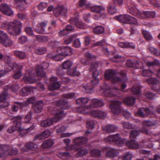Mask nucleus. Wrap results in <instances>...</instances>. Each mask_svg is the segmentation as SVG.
Wrapping results in <instances>:
<instances>
[{
    "label": "nucleus",
    "mask_w": 160,
    "mask_h": 160,
    "mask_svg": "<svg viewBox=\"0 0 160 160\" xmlns=\"http://www.w3.org/2000/svg\"><path fill=\"white\" fill-rule=\"evenodd\" d=\"M56 110L53 111L52 113L54 116L51 119H47L43 120L41 122L40 125L42 127H48L51 125L53 122H57L65 115L66 113L63 109H66L68 108V101L67 100L61 99L57 103Z\"/></svg>",
    "instance_id": "obj_1"
},
{
    "label": "nucleus",
    "mask_w": 160,
    "mask_h": 160,
    "mask_svg": "<svg viewBox=\"0 0 160 160\" xmlns=\"http://www.w3.org/2000/svg\"><path fill=\"white\" fill-rule=\"evenodd\" d=\"M22 118L21 116L19 115L12 118L11 120L13 125L9 127L7 131L9 133H12L15 130H18L20 135L22 137L34 129L35 126L33 124L30 125L29 123H21L20 120Z\"/></svg>",
    "instance_id": "obj_2"
},
{
    "label": "nucleus",
    "mask_w": 160,
    "mask_h": 160,
    "mask_svg": "<svg viewBox=\"0 0 160 160\" xmlns=\"http://www.w3.org/2000/svg\"><path fill=\"white\" fill-rule=\"evenodd\" d=\"M49 64L47 62H44L40 65H37L36 67V71L29 72L28 74L25 75L23 77L24 80L27 83H36L37 79L36 77L38 76L43 77L46 73L43 70L47 69Z\"/></svg>",
    "instance_id": "obj_3"
},
{
    "label": "nucleus",
    "mask_w": 160,
    "mask_h": 160,
    "mask_svg": "<svg viewBox=\"0 0 160 160\" xmlns=\"http://www.w3.org/2000/svg\"><path fill=\"white\" fill-rule=\"evenodd\" d=\"M88 139L83 137H78L73 140V144L68 146V148L74 150V156L76 157H82L85 156L88 152L86 149H82L81 146L82 144L87 143Z\"/></svg>",
    "instance_id": "obj_4"
},
{
    "label": "nucleus",
    "mask_w": 160,
    "mask_h": 160,
    "mask_svg": "<svg viewBox=\"0 0 160 160\" xmlns=\"http://www.w3.org/2000/svg\"><path fill=\"white\" fill-rule=\"evenodd\" d=\"M5 26L7 27L8 32L11 35L15 36L20 33L22 24L19 21L14 20L13 22L6 23Z\"/></svg>",
    "instance_id": "obj_5"
},
{
    "label": "nucleus",
    "mask_w": 160,
    "mask_h": 160,
    "mask_svg": "<svg viewBox=\"0 0 160 160\" xmlns=\"http://www.w3.org/2000/svg\"><path fill=\"white\" fill-rule=\"evenodd\" d=\"M72 65V62L69 60H67L64 62L62 65V68L59 69L56 72L57 75L59 77L62 81V82L66 83L68 81V78L65 77V72L63 70L64 69H69Z\"/></svg>",
    "instance_id": "obj_6"
},
{
    "label": "nucleus",
    "mask_w": 160,
    "mask_h": 160,
    "mask_svg": "<svg viewBox=\"0 0 160 160\" xmlns=\"http://www.w3.org/2000/svg\"><path fill=\"white\" fill-rule=\"evenodd\" d=\"M103 103L102 100L94 98L91 100L90 104L89 106L83 107H78L77 108V110L79 113L85 114L86 113V110L87 109L100 107L103 106Z\"/></svg>",
    "instance_id": "obj_7"
},
{
    "label": "nucleus",
    "mask_w": 160,
    "mask_h": 160,
    "mask_svg": "<svg viewBox=\"0 0 160 160\" xmlns=\"http://www.w3.org/2000/svg\"><path fill=\"white\" fill-rule=\"evenodd\" d=\"M139 133V132L136 130H132L131 131L130 133V138L131 140L128 141L126 142V146L131 148H139V145L136 142L134 139L135 138Z\"/></svg>",
    "instance_id": "obj_8"
},
{
    "label": "nucleus",
    "mask_w": 160,
    "mask_h": 160,
    "mask_svg": "<svg viewBox=\"0 0 160 160\" xmlns=\"http://www.w3.org/2000/svg\"><path fill=\"white\" fill-rule=\"evenodd\" d=\"M99 80L95 78L91 81L90 82L87 84L83 83L81 87L83 92L87 93H92L93 91V88L95 86L99 83Z\"/></svg>",
    "instance_id": "obj_9"
},
{
    "label": "nucleus",
    "mask_w": 160,
    "mask_h": 160,
    "mask_svg": "<svg viewBox=\"0 0 160 160\" xmlns=\"http://www.w3.org/2000/svg\"><path fill=\"white\" fill-rule=\"evenodd\" d=\"M127 10L128 13L138 18H142V13L136 8L134 2H132L131 0H129V1H128L127 3Z\"/></svg>",
    "instance_id": "obj_10"
},
{
    "label": "nucleus",
    "mask_w": 160,
    "mask_h": 160,
    "mask_svg": "<svg viewBox=\"0 0 160 160\" xmlns=\"http://www.w3.org/2000/svg\"><path fill=\"white\" fill-rule=\"evenodd\" d=\"M117 19L120 22L125 23L137 24V20L134 18L128 15H123L116 17Z\"/></svg>",
    "instance_id": "obj_11"
},
{
    "label": "nucleus",
    "mask_w": 160,
    "mask_h": 160,
    "mask_svg": "<svg viewBox=\"0 0 160 160\" xmlns=\"http://www.w3.org/2000/svg\"><path fill=\"white\" fill-rule=\"evenodd\" d=\"M116 72L112 69L107 70L104 74V77L106 80H109L112 79V82H115L121 81V79L118 77H115Z\"/></svg>",
    "instance_id": "obj_12"
},
{
    "label": "nucleus",
    "mask_w": 160,
    "mask_h": 160,
    "mask_svg": "<svg viewBox=\"0 0 160 160\" xmlns=\"http://www.w3.org/2000/svg\"><path fill=\"white\" fill-rule=\"evenodd\" d=\"M122 102L119 101H112L110 104L109 108L114 114L118 115L121 111Z\"/></svg>",
    "instance_id": "obj_13"
},
{
    "label": "nucleus",
    "mask_w": 160,
    "mask_h": 160,
    "mask_svg": "<svg viewBox=\"0 0 160 160\" xmlns=\"http://www.w3.org/2000/svg\"><path fill=\"white\" fill-rule=\"evenodd\" d=\"M0 43L6 47H9L13 43L12 41L8 37L6 33L0 31Z\"/></svg>",
    "instance_id": "obj_14"
},
{
    "label": "nucleus",
    "mask_w": 160,
    "mask_h": 160,
    "mask_svg": "<svg viewBox=\"0 0 160 160\" xmlns=\"http://www.w3.org/2000/svg\"><path fill=\"white\" fill-rule=\"evenodd\" d=\"M107 142H112L118 145L123 143L122 139L120 137V134L118 133L111 135L105 138Z\"/></svg>",
    "instance_id": "obj_15"
},
{
    "label": "nucleus",
    "mask_w": 160,
    "mask_h": 160,
    "mask_svg": "<svg viewBox=\"0 0 160 160\" xmlns=\"http://www.w3.org/2000/svg\"><path fill=\"white\" fill-rule=\"evenodd\" d=\"M57 50L58 53L63 56L64 58L71 55L72 52V49L68 46L59 47L57 48Z\"/></svg>",
    "instance_id": "obj_16"
},
{
    "label": "nucleus",
    "mask_w": 160,
    "mask_h": 160,
    "mask_svg": "<svg viewBox=\"0 0 160 160\" xmlns=\"http://www.w3.org/2000/svg\"><path fill=\"white\" fill-rule=\"evenodd\" d=\"M57 77H52L50 78V82H52L48 86V88L50 90H54L58 89L60 87V84L57 81Z\"/></svg>",
    "instance_id": "obj_17"
},
{
    "label": "nucleus",
    "mask_w": 160,
    "mask_h": 160,
    "mask_svg": "<svg viewBox=\"0 0 160 160\" xmlns=\"http://www.w3.org/2000/svg\"><path fill=\"white\" fill-rule=\"evenodd\" d=\"M101 88L103 90V94L106 97H114L115 94L112 92V90L106 83H104L103 86L101 87Z\"/></svg>",
    "instance_id": "obj_18"
},
{
    "label": "nucleus",
    "mask_w": 160,
    "mask_h": 160,
    "mask_svg": "<svg viewBox=\"0 0 160 160\" xmlns=\"http://www.w3.org/2000/svg\"><path fill=\"white\" fill-rule=\"evenodd\" d=\"M38 148L37 144L32 142H30L26 143L24 146L21 149V151L24 152L30 150L35 151Z\"/></svg>",
    "instance_id": "obj_19"
},
{
    "label": "nucleus",
    "mask_w": 160,
    "mask_h": 160,
    "mask_svg": "<svg viewBox=\"0 0 160 160\" xmlns=\"http://www.w3.org/2000/svg\"><path fill=\"white\" fill-rule=\"evenodd\" d=\"M0 11L4 14L11 16L13 14V12L10 7L6 3L2 4L0 6Z\"/></svg>",
    "instance_id": "obj_20"
},
{
    "label": "nucleus",
    "mask_w": 160,
    "mask_h": 160,
    "mask_svg": "<svg viewBox=\"0 0 160 160\" xmlns=\"http://www.w3.org/2000/svg\"><path fill=\"white\" fill-rule=\"evenodd\" d=\"M147 81L148 83L153 85L154 90L158 92L160 91V84L158 83V81L156 78H150L147 79Z\"/></svg>",
    "instance_id": "obj_21"
},
{
    "label": "nucleus",
    "mask_w": 160,
    "mask_h": 160,
    "mask_svg": "<svg viewBox=\"0 0 160 160\" xmlns=\"http://www.w3.org/2000/svg\"><path fill=\"white\" fill-rule=\"evenodd\" d=\"M22 68V66L21 65L15 64L14 66L12 69L14 71V74L13 77L15 79H18L22 75L21 69Z\"/></svg>",
    "instance_id": "obj_22"
},
{
    "label": "nucleus",
    "mask_w": 160,
    "mask_h": 160,
    "mask_svg": "<svg viewBox=\"0 0 160 160\" xmlns=\"http://www.w3.org/2000/svg\"><path fill=\"white\" fill-rule=\"evenodd\" d=\"M14 3L17 5V8L21 11L24 10L28 6L25 0H15Z\"/></svg>",
    "instance_id": "obj_23"
},
{
    "label": "nucleus",
    "mask_w": 160,
    "mask_h": 160,
    "mask_svg": "<svg viewBox=\"0 0 160 160\" xmlns=\"http://www.w3.org/2000/svg\"><path fill=\"white\" fill-rule=\"evenodd\" d=\"M138 113L140 116L143 118L152 114V112L148 108H142L138 109Z\"/></svg>",
    "instance_id": "obj_24"
},
{
    "label": "nucleus",
    "mask_w": 160,
    "mask_h": 160,
    "mask_svg": "<svg viewBox=\"0 0 160 160\" xmlns=\"http://www.w3.org/2000/svg\"><path fill=\"white\" fill-rule=\"evenodd\" d=\"M3 60L7 63L5 68L8 69V71H11L14 66V65L17 64L11 62L10 57L9 56H4Z\"/></svg>",
    "instance_id": "obj_25"
},
{
    "label": "nucleus",
    "mask_w": 160,
    "mask_h": 160,
    "mask_svg": "<svg viewBox=\"0 0 160 160\" xmlns=\"http://www.w3.org/2000/svg\"><path fill=\"white\" fill-rule=\"evenodd\" d=\"M91 116L95 118H101L103 119L105 117V113L99 110L92 111L91 113Z\"/></svg>",
    "instance_id": "obj_26"
},
{
    "label": "nucleus",
    "mask_w": 160,
    "mask_h": 160,
    "mask_svg": "<svg viewBox=\"0 0 160 160\" xmlns=\"http://www.w3.org/2000/svg\"><path fill=\"white\" fill-rule=\"evenodd\" d=\"M43 106V103L42 100L37 102L33 105V108L36 113H39L42 111Z\"/></svg>",
    "instance_id": "obj_27"
},
{
    "label": "nucleus",
    "mask_w": 160,
    "mask_h": 160,
    "mask_svg": "<svg viewBox=\"0 0 160 160\" xmlns=\"http://www.w3.org/2000/svg\"><path fill=\"white\" fill-rule=\"evenodd\" d=\"M118 154V152L116 149L110 148L106 153V156L108 158H113L117 156Z\"/></svg>",
    "instance_id": "obj_28"
},
{
    "label": "nucleus",
    "mask_w": 160,
    "mask_h": 160,
    "mask_svg": "<svg viewBox=\"0 0 160 160\" xmlns=\"http://www.w3.org/2000/svg\"><path fill=\"white\" fill-rule=\"evenodd\" d=\"M136 98L132 96L127 97L125 98L123 100V102L126 105L132 106L133 105L135 102Z\"/></svg>",
    "instance_id": "obj_29"
},
{
    "label": "nucleus",
    "mask_w": 160,
    "mask_h": 160,
    "mask_svg": "<svg viewBox=\"0 0 160 160\" xmlns=\"http://www.w3.org/2000/svg\"><path fill=\"white\" fill-rule=\"evenodd\" d=\"M126 66L128 67L136 69L139 66L138 62L134 60L128 59L126 63Z\"/></svg>",
    "instance_id": "obj_30"
},
{
    "label": "nucleus",
    "mask_w": 160,
    "mask_h": 160,
    "mask_svg": "<svg viewBox=\"0 0 160 160\" xmlns=\"http://www.w3.org/2000/svg\"><path fill=\"white\" fill-rule=\"evenodd\" d=\"M19 89V86L18 84H16L13 85H8L4 87V89L8 91H12L15 92Z\"/></svg>",
    "instance_id": "obj_31"
},
{
    "label": "nucleus",
    "mask_w": 160,
    "mask_h": 160,
    "mask_svg": "<svg viewBox=\"0 0 160 160\" xmlns=\"http://www.w3.org/2000/svg\"><path fill=\"white\" fill-rule=\"evenodd\" d=\"M89 101V99L87 97H81L76 99V102L77 104L82 106L86 105ZM85 106L82 107H83Z\"/></svg>",
    "instance_id": "obj_32"
},
{
    "label": "nucleus",
    "mask_w": 160,
    "mask_h": 160,
    "mask_svg": "<svg viewBox=\"0 0 160 160\" xmlns=\"http://www.w3.org/2000/svg\"><path fill=\"white\" fill-rule=\"evenodd\" d=\"M56 14L57 16L61 15L65 16L67 12V9L64 6L58 7L56 10Z\"/></svg>",
    "instance_id": "obj_33"
},
{
    "label": "nucleus",
    "mask_w": 160,
    "mask_h": 160,
    "mask_svg": "<svg viewBox=\"0 0 160 160\" xmlns=\"http://www.w3.org/2000/svg\"><path fill=\"white\" fill-rule=\"evenodd\" d=\"M48 57L49 58H52L54 61H60L64 58L63 56L59 53L56 55H54L52 53H49L48 54Z\"/></svg>",
    "instance_id": "obj_34"
},
{
    "label": "nucleus",
    "mask_w": 160,
    "mask_h": 160,
    "mask_svg": "<svg viewBox=\"0 0 160 160\" xmlns=\"http://www.w3.org/2000/svg\"><path fill=\"white\" fill-rule=\"evenodd\" d=\"M32 90V88L29 87H25L23 88L19 92V94L22 96H25L29 94Z\"/></svg>",
    "instance_id": "obj_35"
},
{
    "label": "nucleus",
    "mask_w": 160,
    "mask_h": 160,
    "mask_svg": "<svg viewBox=\"0 0 160 160\" xmlns=\"http://www.w3.org/2000/svg\"><path fill=\"white\" fill-rule=\"evenodd\" d=\"M13 54L16 57L21 59H23L26 57L25 52L21 51H15L13 52Z\"/></svg>",
    "instance_id": "obj_36"
},
{
    "label": "nucleus",
    "mask_w": 160,
    "mask_h": 160,
    "mask_svg": "<svg viewBox=\"0 0 160 160\" xmlns=\"http://www.w3.org/2000/svg\"><path fill=\"white\" fill-rule=\"evenodd\" d=\"M117 128L114 125H108L103 128V129L107 132H115Z\"/></svg>",
    "instance_id": "obj_37"
},
{
    "label": "nucleus",
    "mask_w": 160,
    "mask_h": 160,
    "mask_svg": "<svg viewBox=\"0 0 160 160\" xmlns=\"http://www.w3.org/2000/svg\"><path fill=\"white\" fill-rule=\"evenodd\" d=\"M47 25V23L42 22L38 25V29H36V32L39 33H43L44 31V28Z\"/></svg>",
    "instance_id": "obj_38"
},
{
    "label": "nucleus",
    "mask_w": 160,
    "mask_h": 160,
    "mask_svg": "<svg viewBox=\"0 0 160 160\" xmlns=\"http://www.w3.org/2000/svg\"><path fill=\"white\" fill-rule=\"evenodd\" d=\"M58 156L63 159H68L70 158L71 155L69 152H59L58 154Z\"/></svg>",
    "instance_id": "obj_39"
},
{
    "label": "nucleus",
    "mask_w": 160,
    "mask_h": 160,
    "mask_svg": "<svg viewBox=\"0 0 160 160\" xmlns=\"http://www.w3.org/2000/svg\"><path fill=\"white\" fill-rule=\"evenodd\" d=\"M90 153L92 157L98 158L101 156V151L98 149H93L91 151Z\"/></svg>",
    "instance_id": "obj_40"
},
{
    "label": "nucleus",
    "mask_w": 160,
    "mask_h": 160,
    "mask_svg": "<svg viewBox=\"0 0 160 160\" xmlns=\"http://www.w3.org/2000/svg\"><path fill=\"white\" fill-rule=\"evenodd\" d=\"M48 132L47 131L43 132L41 134H38L35 136L34 139L35 141L37 139L42 140L44 139L45 138L47 137L48 135Z\"/></svg>",
    "instance_id": "obj_41"
},
{
    "label": "nucleus",
    "mask_w": 160,
    "mask_h": 160,
    "mask_svg": "<svg viewBox=\"0 0 160 160\" xmlns=\"http://www.w3.org/2000/svg\"><path fill=\"white\" fill-rule=\"evenodd\" d=\"M104 31V27L101 26H97L93 29V32L97 34H101L103 33Z\"/></svg>",
    "instance_id": "obj_42"
},
{
    "label": "nucleus",
    "mask_w": 160,
    "mask_h": 160,
    "mask_svg": "<svg viewBox=\"0 0 160 160\" xmlns=\"http://www.w3.org/2000/svg\"><path fill=\"white\" fill-rule=\"evenodd\" d=\"M54 144L53 141L51 139L45 141L42 144V148H46L51 147Z\"/></svg>",
    "instance_id": "obj_43"
},
{
    "label": "nucleus",
    "mask_w": 160,
    "mask_h": 160,
    "mask_svg": "<svg viewBox=\"0 0 160 160\" xmlns=\"http://www.w3.org/2000/svg\"><path fill=\"white\" fill-rule=\"evenodd\" d=\"M103 9V8L102 7L94 5L91 8V10L93 12H95L100 13L101 12Z\"/></svg>",
    "instance_id": "obj_44"
},
{
    "label": "nucleus",
    "mask_w": 160,
    "mask_h": 160,
    "mask_svg": "<svg viewBox=\"0 0 160 160\" xmlns=\"http://www.w3.org/2000/svg\"><path fill=\"white\" fill-rule=\"evenodd\" d=\"M107 8L108 12L110 14H114L117 12V10L114 5L110 4Z\"/></svg>",
    "instance_id": "obj_45"
},
{
    "label": "nucleus",
    "mask_w": 160,
    "mask_h": 160,
    "mask_svg": "<svg viewBox=\"0 0 160 160\" xmlns=\"http://www.w3.org/2000/svg\"><path fill=\"white\" fill-rule=\"evenodd\" d=\"M85 55L87 59L84 62V65H87L89 64V61L92 59L94 58V56L92 55L89 52H87L85 54Z\"/></svg>",
    "instance_id": "obj_46"
},
{
    "label": "nucleus",
    "mask_w": 160,
    "mask_h": 160,
    "mask_svg": "<svg viewBox=\"0 0 160 160\" xmlns=\"http://www.w3.org/2000/svg\"><path fill=\"white\" fill-rule=\"evenodd\" d=\"M142 14V15L145 16L147 18H154L155 15V12L154 11H146L144 12Z\"/></svg>",
    "instance_id": "obj_47"
},
{
    "label": "nucleus",
    "mask_w": 160,
    "mask_h": 160,
    "mask_svg": "<svg viewBox=\"0 0 160 160\" xmlns=\"http://www.w3.org/2000/svg\"><path fill=\"white\" fill-rule=\"evenodd\" d=\"M57 132V133H60L64 132L66 130L67 127L62 124H59L56 127Z\"/></svg>",
    "instance_id": "obj_48"
},
{
    "label": "nucleus",
    "mask_w": 160,
    "mask_h": 160,
    "mask_svg": "<svg viewBox=\"0 0 160 160\" xmlns=\"http://www.w3.org/2000/svg\"><path fill=\"white\" fill-rule=\"evenodd\" d=\"M36 39L39 42H44L47 41L49 38L46 36L41 35H37L35 36Z\"/></svg>",
    "instance_id": "obj_49"
},
{
    "label": "nucleus",
    "mask_w": 160,
    "mask_h": 160,
    "mask_svg": "<svg viewBox=\"0 0 160 160\" xmlns=\"http://www.w3.org/2000/svg\"><path fill=\"white\" fill-rule=\"evenodd\" d=\"M142 32L146 40H151L152 38L151 34L148 31L142 30Z\"/></svg>",
    "instance_id": "obj_50"
},
{
    "label": "nucleus",
    "mask_w": 160,
    "mask_h": 160,
    "mask_svg": "<svg viewBox=\"0 0 160 160\" xmlns=\"http://www.w3.org/2000/svg\"><path fill=\"white\" fill-rule=\"evenodd\" d=\"M150 52L154 55L158 56L160 55V51L156 48L152 47H150L149 48Z\"/></svg>",
    "instance_id": "obj_51"
},
{
    "label": "nucleus",
    "mask_w": 160,
    "mask_h": 160,
    "mask_svg": "<svg viewBox=\"0 0 160 160\" xmlns=\"http://www.w3.org/2000/svg\"><path fill=\"white\" fill-rule=\"evenodd\" d=\"M15 103L19 105L20 108L21 110H25L27 107L28 105V103H27L26 101L20 102H16Z\"/></svg>",
    "instance_id": "obj_52"
},
{
    "label": "nucleus",
    "mask_w": 160,
    "mask_h": 160,
    "mask_svg": "<svg viewBox=\"0 0 160 160\" xmlns=\"http://www.w3.org/2000/svg\"><path fill=\"white\" fill-rule=\"evenodd\" d=\"M149 2L154 7L160 9V0H150Z\"/></svg>",
    "instance_id": "obj_53"
},
{
    "label": "nucleus",
    "mask_w": 160,
    "mask_h": 160,
    "mask_svg": "<svg viewBox=\"0 0 160 160\" xmlns=\"http://www.w3.org/2000/svg\"><path fill=\"white\" fill-rule=\"evenodd\" d=\"M62 97L67 99L74 98L75 97V94L73 92L63 94L62 95Z\"/></svg>",
    "instance_id": "obj_54"
},
{
    "label": "nucleus",
    "mask_w": 160,
    "mask_h": 160,
    "mask_svg": "<svg viewBox=\"0 0 160 160\" xmlns=\"http://www.w3.org/2000/svg\"><path fill=\"white\" fill-rule=\"evenodd\" d=\"M2 92L0 95V102H4L6 100L8 95V90H5Z\"/></svg>",
    "instance_id": "obj_55"
},
{
    "label": "nucleus",
    "mask_w": 160,
    "mask_h": 160,
    "mask_svg": "<svg viewBox=\"0 0 160 160\" xmlns=\"http://www.w3.org/2000/svg\"><path fill=\"white\" fill-rule=\"evenodd\" d=\"M131 91L134 95H139L141 92L140 88L138 87H133L131 88Z\"/></svg>",
    "instance_id": "obj_56"
},
{
    "label": "nucleus",
    "mask_w": 160,
    "mask_h": 160,
    "mask_svg": "<svg viewBox=\"0 0 160 160\" xmlns=\"http://www.w3.org/2000/svg\"><path fill=\"white\" fill-rule=\"evenodd\" d=\"M159 61L158 60H154L152 62L148 61L147 62V65L149 67L153 66H154L159 65Z\"/></svg>",
    "instance_id": "obj_57"
},
{
    "label": "nucleus",
    "mask_w": 160,
    "mask_h": 160,
    "mask_svg": "<svg viewBox=\"0 0 160 160\" xmlns=\"http://www.w3.org/2000/svg\"><path fill=\"white\" fill-rule=\"evenodd\" d=\"M46 51V48L44 47H39L35 51V53L37 54H42Z\"/></svg>",
    "instance_id": "obj_58"
},
{
    "label": "nucleus",
    "mask_w": 160,
    "mask_h": 160,
    "mask_svg": "<svg viewBox=\"0 0 160 160\" xmlns=\"http://www.w3.org/2000/svg\"><path fill=\"white\" fill-rule=\"evenodd\" d=\"M153 74L152 72L150 70H145L142 71V75L145 77H150Z\"/></svg>",
    "instance_id": "obj_59"
},
{
    "label": "nucleus",
    "mask_w": 160,
    "mask_h": 160,
    "mask_svg": "<svg viewBox=\"0 0 160 160\" xmlns=\"http://www.w3.org/2000/svg\"><path fill=\"white\" fill-rule=\"evenodd\" d=\"M132 157V154L129 152H127L125 153L123 157L122 158V160H131Z\"/></svg>",
    "instance_id": "obj_60"
},
{
    "label": "nucleus",
    "mask_w": 160,
    "mask_h": 160,
    "mask_svg": "<svg viewBox=\"0 0 160 160\" xmlns=\"http://www.w3.org/2000/svg\"><path fill=\"white\" fill-rule=\"evenodd\" d=\"M69 72L71 75L74 77L79 75L80 73L77 71L76 69H72L69 70Z\"/></svg>",
    "instance_id": "obj_61"
},
{
    "label": "nucleus",
    "mask_w": 160,
    "mask_h": 160,
    "mask_svg": "<svg viewBox=\"0 0 160 160\" xmlns=\"http://www.w3.org/2000/svg\"><path fill=\"white\" fill-rule=\"evenodd\" d=\"M86 125L88 129H92L94 128V122L93 120H90L87 122Z\"/></svg>",
    "instance_id": "obj_62"
},
{
    "label": "nucleus",
    "mask_w": 160,
    "mask_h": 160,
    "mask_svg": "<svg viewBox=\"0 0 160 160\" xmlns=\"http://www.w3.org/2000/svg\"><path fill=\"white\" fill-rule=\"evenodd\" d=\"M48 5L47 3L45 2H41L38 6V9L40 11H42Z\"/></svg>",
    "instance_id": "obj_63"
},
{
    "label": "nucleus",
    "mask_w": 160,
    "mask_h": 160,
    "mask_svg": "<svg viewBox=\"0 0 160 160\" xmlns=\"http://www.w3.org/2000/svg\"><path fill=\"white\" fill-rule=\"evenodd\" d=\"M122 124L123 128L127 129H131L134 127L132 124L127 122H124L122 123Z\"/></svg>",
    "instance_id": "obj_64"
}]
</instances>
